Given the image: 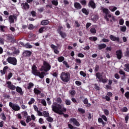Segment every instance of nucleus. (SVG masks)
I'll return each mask as SVG.
<instances>
[{
	"instance_id": "1",
	"label": "nucleus",
	"mask_w": 129,
	"mask_h": 129,
	"mask_svg": "<svg viewBox=\"0 0 129 129\" xmlns=\"http://www.w3.org/2000/svg\"><path fill=\"white\" fill-rule=\"evenodd\" d=\"M52 111L58 114H63V112H65L67 109L64 107L63 104H57L56 102H53L51 105Z\"/></svg>"
},
{
	"instance_id": "2",
	"label": "nucleus",
	"mask_w": 129,
	"mask_h": 129,
	"mask_svg": "<svg viewBox=\"0 0 129 129\" xmlns=\"http://www.w3.org/2000/svg\"><path fill=\"white\" fill-rule=\"evenodd\" d=\"M32 73L35 76H38L41 79H43L46 75H48V74L46 72H41V73L38 72L37 70V67L35 64L32 67Z\"/></svg>"
},
{
	"instance_id": "3",
	"label": "nucleus",
	"mask_w": 129,
	"mask_h": 129,
	"mask_svg": "<svg viewBox=\"0 0 129 129\" xmlns=\"http://www.w3.org/2000/svg\"><path fill=\"white\" fill-rule=\"evenodd\" d=\"M60 78L63 82H68L70 80V74L63 72L60 74Z\"/></svg>"
},
{
	"instance_id": "4",
	"label": "nucleus",
	"mask_w": 129,
	"mask_h": 129,
	"mask_svg": "<svg viewBox=\"0 0 129 129\" xmlns=\"http://www.w3.org/2000/svg\"><path fill=\"white\" fill-rule=\"evenodd\" d=\"M51 69V66L49 63L44 61L43 65L40 69V71H44V72H48V71H50Z\"/></svg>"
},
{
	"instance_id": "5",
	"label": "nucleus",
	"mask_w": 129,
	"mask_h": 129,
	"mask_svg": "<svg viewBox=\"0 0 129 129\" xmlns=\"http://www.w3.org/2000/svg\"><path fill=\"white\" fill-rule=\"evenodd\" d=\"M7 62L9 63V64H12V65H14V66H16L17 65V63L18 61L17 60V58L13 57H9L7 59Z\"/></svg>"
},
{
	"instance_id": "6",
	"label": "nucleus",
	"mask_w": 129,
	"mask_h": 129,
	"mask_svg": "<svg viewBox=\"0 0 129 129\" xmlns=\"http://www.w3.org/2000/svg\"><path fill=\"white\" fill-rule=\"evenodd\" d=\"M9 106H10V107H11L13 110H15V111H19V110L21 109V108L19 105L17 104H14L12 103V102L9 103Z\"/></svg>"
},
{
	"instance_id": "7",
	"label": "nucleus",
	"mask_w": 129,
	"mask_h": 129,
	"mask_svg": "<svg viewBox=\"0 0 129 129\" xmlns=\"http://www.w3.org/2000/svg\"><path fill=\"white\" fill-rule=\"evenodd\" d=\"M70 123H73L75 125H76V126H80V123H79V122L77 121V119L75 118H71L69 120Z\"/></svg>"
},
{
	"instance_id": "8",
	"label": "nucleus",
	"mask_w": 129,
	"mask_h": 129,
	"mask_svg": "<svg viewBox=\"0 0 129 129\" xmlns=\"http://www.w3.org/2000/svg\"><path fill=\"white\" fill-rule=\"evenodd\" d=\"M7 84L8 85V87L9 88V89H11V90H15L16 89V87L15 85L12 84V82L10 81L7 82Z\"/></svg>"
},
{
	"instance_id": "9",
	"label": "nucleus",
	"mask_w": 129,
	"mask_h": 129,
	"mask_svg": "<svg viewBox=\"0 0 129 129\" xmlns=\"http://www.w3.org/2000/svg\"><path fill=\"white\" fill-rule=\"evenodd\" d=\"M50 47L51 48V49H52V50H53L55 54H59V50H58V46H55L54 44H51L50 45Z\"/></svg>"
},
{
	"instance_id": "10",
	"label": "nucleus",
	"mask_w": 129,
	"mask_h": 129,
	"mask_svg": "<svg viewBox=\"0 0 129 129\" xmlns=\"http://www.w3.org/2000/svg\"><path fill=\"white\" fill-rule=\"evenodd\" d=\"M116 55L117 56V59L120 60V59H121V57H122L121 50H117L116 51Z\"/></svg>"
},
{
	"instance_id": "11",
	"label": "nucleus",
	"mask_w": 129,
	"mask_h": 129,
	"mask_svg": "<svg viewBox=\"0 0 129 129\" xmlns=\"http://www.w3.org/2000/svg\"><path fill=\"white\" fill-rule=\"evenodd\" d=\"M110 39L111 41H117V42L119 41V38L116 37L113 35H110Z\"/></svg>"
},
{
	"instance_id": "12",
	"label": "nucleus",
	"mask_w": 129,
	"mask_h": 129,
	"mask_svg": "<svg viewBox=\"0 0 129 129\" xmlns=\"http://www.w3.org/2000/svg\"><path fill=\"white\" fill-rule=\"evenodd\" d=\"M101 10L103 11V12L106 15H108L109 13V11L108 9L104 8V7H101Z\"/></svg>"
},
{
	"instance_id": "13",
	"label": "nucleus",
	"mask_w": 129,
	"mask_h": 129,
	"mask_svg": "<svg viewBox=\"0 0 129 129\" xmlns=\"http://www.w3.org/2000/svg\"><path fill=\"white\" fill-rule=\"evenodd\" d=\"M109 10L111 11V12H115V11H116V10H117V7H115V6H110L109 7Z\"/></svg>"
},
{
	"instance_id": "14",
	"label": "nucleus",
	"mask_w": 129,
	"mask_h": 129,
	"mask_svg": "<svg viewBox=\"0 0 129 129\" xmlns=\"http://www.w3.org/2000/svg\"><path fill=\"white\" fill-rule=\"evenodd\" d=\"M89 6L92 8V9H95V3L93 0H91L89 2Z\"/></svg>"
},
{
	"instance_id": "15",
	"label": "nucleus",
	"mask_w": 129,
	"mask_h": 129,
	"mask_svg": "<svg viewBox=\"0 0 129 129\" xmlns=\"http://www.w3.org/2000/svg\"><path fill=\"white\" fill-rule=\"evenodd\" d=\"M15 19H16V17L15 16H11L9 17V22L10 24L14 23Z\"/></svg>"
},
{
	"instance_id": "16",
	"label": "nucleus",
	"mask_w": 129,
	"mask_h": 129,
	"mask_svg": "<svg viewBox=\"0 0 129 129\" xmlns=\"http://www.w3.org/2000/svg\"><path fill=\"white\" fill-rule=\"evenodd\" d=\"M106 47V44L104 43L99 44L98 48L99 50H101L102 49H104V48Z\"/></svg>"
},
{
	"instance_id": "17",
	"label": "nucleus",
	"mask_w": 129,
	"mask_h": 129,
	"mask_svg": "<svg viewBox=\"0 0 129 129\" xmlns=\"http://www.w3.org/2000/svg\"><path fill=\"white\" fill-rule=\"evenodd\" d=\"M96 76L97 77V78H98V79L99 80V81L100 80H101L102 78V75L99 73H97L96 74Z\"/></svg>"
},
{
	"instance_id": "18",
	"label": "nucleus",
	"mask_w": 129,
	"mask_h": 129,
	"mask_svg": "<svg viewBox=\"0 0 129 129\" xmlns=\"http://www.w3.org/2000/svg\"><path fill=\"white\" fill-rule=\"evenodd\" d=\"M24 56H31V55H32V52L29 50H26L24 52Z\"/></svg>"
},
{
	"instance_id": "19",
	"label": "nucleus",
	"mask_w": 129,
	"mask_h": 129,
	"mask_svg": "<svg viewBox=\"0 0 129 129\" xmlns=\"http://www.w3.org/2000/svg\"><path fill=\"white\" fill-rule=\"evenodd\" d=\"M119 73L121 75H123V77L121 78V79H125V73H124V72L123 70H120L119 72Z\"/></svg>"
},
{
	"instance_id": "20",
	"label": "nucleus",
	"mask_w": 129,
	"mask_h": 129,
	"mask_svg": "<svg viewBox=\"0 0 129 129\" xmlns=\"http://www.w3.org/2000/svg\"><path fill=\"white\" fill-rule=\"evenodd\" d=\"M74 6L75 8H76V9H77L78 10H80V9H81V5L79 3H75Z\"/></svg>"
},
{
	"instance_id": "21",
	"label": "nucleus",
	"mask_w": 129,
	"mask_h": 129,
	"mask_svg": "<svg viewBox=\"0 0 129 129\" xmlns=\"http://www.w3.org/2000/svg\"><path fill=\"white\" fill-rule=\"evenodd\" d=\"M16 91L18 92V93H20V94H23L24 93H23V91L22 90V88L19 87H17L16 88Z\"/></svg>"
},
{
	"instance_id": "22",
	"label": "nucleus",
	"mask_w": 129,
	"mask_h": 129,
	"mask_svg": "<svg viewBox=\"0 0 129 129\" xmlns=\"http://www.w3.org/2000/svg\"><path fill=\"white\" fill-rule=\"evenodd\" d=\"M22 6H23L24 9H25V10H28V9H29V8L30 7L29 6V4H28V3H23Z\"/></svg>"
},
{
	"instance_id": "23",
	"label": "nucleus",
	"mask_w": 129,
	"mask_h": 129,
	"mask_svg": "<svg viewBox=\"0 0 129 129\" xmlns=\"http://www.w3.org/2000/svg\"><path fill=\"white\" fill-rule=\"evenodd\" d=\"M58 34H59L60 36H61V38H62L63 39H64V38H66V36H67L66 33H65L64 32H63L62 31L59 32V33Z\"/></svg>"
},
{
	"instance_id": "24",
	"label": "nucleus",
	"mask_w": 129,
	"mask_h": 129,
	"mask_svg": "<svg viewBox=\"0 0 129 129\" xmlns=\"http://www.w3.org/2000/svg\"><path fill=\"white\" fill-rule=\"evenodd\" d=\"M43 115L44 117H48L50 116L49 112L46 111H44L43 112Z\"/></svg>"
},
{
	"instance_id": "25",
	"label": "nucleus",
	"mask_w": 129,
	"mask_h": 129,
	"mask_svg": "<svg viewBox=\"0 0 129 129\" xmlns=\"http://www.w3.org/2000/svg\"><path fill=\"white\" fill-rule=\"evenodd\" d=\"M124 70L126 71V72H129V64L127 63L124 64Z\"/></svg>"
},
{
	"instance_id": "26",
	"label": "nucleus",
	"mask_w": 129,
	"mask_h": 129,
	"mask_svg": "<svg viewBox=\"0 0 129 129\" xmlns=\"http://www.w3.org/2000/svg\"><path fill=\"white\" fill-rule=\"evenodd\" d=\"M121 32H125L126 31V26H122L120 27Z\"/></svg>"
},
{
	"instance_id": "27",
	"label": "nucleus",
	"mask_w": 129,
	"mask_h": 129,
	"mask_svg": "<svg viewBox=\"0 0 129 129\" xmlns=\"http://www.w3.org/2000/svg\"><path fill=\"white\" fill-rule=\"evenodd\" d=\"M49 24V21L48 20H43L41 21V25L42 26H46Z\"/></svg>"
},
{
	"instance_id": "28",
	"label": "nucleus",
	"mask_w": 129,
	"mask_h": 129,
	"mask_svg": "<svg viewBox=\"0 0 129 129\" xmlns=\"http://www.w3.org/2000/svg\"><path fill=\"white\" fill-rule=\"evenodd\" d=\"M68 127L70 129H78V127H74L73 125H72V124H71L70 123H68Z\"/></svg>"
},
{
	"instance_id": "29",
	"label": "nucleus",
	"mask_w": 129,
	"mask_h": 129,
	"mask_svg": "<svg viewBox=\"0 0 129 129\" xmlns=\"http://www.w3.org/2000/svg\"><path fill=\"white\" fill-rule=\"evenodd\" d=\"M107 17L108 18H113V17H112L110 14L106 15V16L104 17V18L107 21V22L109 21V19H108Z\"/></svg>"
},
{
	"instance_id": "30",
	"label": "nucleus",
	"mask_w": 129,
	"mask_h": 129,
	"mask_svg": "<svg viewBox=\"0 0 129 129\" xmlns=\"http://www.w3.org/2000/svg\"><path fill=\"white\" fill-rule=\"evenodd\" d=\"M98 120L99 122H100L101 123H102L103 126H104V125H105V123L104 122V121H103V120H102V118H99Z\"/></svg>"
},
{
	"instance_id": "31",
	"label": "nucleus",
	"mask_w": 129,
	"mask_h": 129,
	"mask_svg": "<svg viewBox=\"0 0 129 129\" xmlns=\"http://www.w3.org/2000/svg\"><path fill=\"white\" fill-rule=\"evenodd\" d=\"M24 47L25 48H27V49H31V48L33 47V46L29 43H27V44H25Z\"/></svg>"
},
{
	"instance_id": "32",
	"label": "nucleus",
	"mask_w": 129,
	"mask_h": 129,
	"mask_svg": "<svg viewBox=\"0 0 129 129\" xmlns=\"http://www.w3.org/2000/svg\"><path fill=\"white\" fill-rule=\"evenodd\" d=\"M31 120H32V118H31V116H27L26 119V122H27V123H29V122H30Z\"/></svg>"
},
{
	"instance_id": "33",
	"label": "nucleus",
	"mask_w": 129,
	"mask_h": 129,
	"mask_svg": "<svg viewBox=\"0 0 129 129\" xmlns=\"http://www.w3.org/2000/svg\"><path fill=\"white\" fill-rule=\"evenodd\" d=\"M34 102H35V99L32 98L28 102V104H29V105H31V104H33Z\"/></svg>"
},
{
	"instance_id": "34",
	"label": "nucleus",
	"mask_w": 129,
	"mask_h": 129,
	"mask_svg": "<svg viewBox=\"0 0 129 129\" xmlns=\"http://www.w3.org/2000/svg\"><path fill=\"white\" fill-rule=\"evenodd\" d=\"M90 32L92 34H96V29H95L94 28H92L90 29Z\"/></svg>"
},
{
	"instance_id": "35",
	"label": "nucleus",
	"mask_w": 129,
	"mask_h": 129,
	"mask_svg": "<svg viewBox=\"0 0 129 129\" xmlns=\"http://www.w3.org/2000/svg\"><path fill=\"white\" fill-rule=\"evenodd\" d=\"M51 3L54 6H58V0H53Z\"/></svg>"
},
{
	"instance_id": "36",
	"label": "nucleus",
	"mask_w": 129,
	"mask_h": 129,
	"mask_svg": "<svg viewBox=\"0 0 129 129\" xmlns=\"http://www.w3.org/2000/svg\"><path fill=\"white\" fill-rule=\"evenodd\" d=\"M34 93H35V94H40V93H41V91H40V90H39L36 88H34Z\"/></svg>"
},
{
	"instance_id": "37",
	"label": "nucleus",
	"mask_w": 129,
	"mask_h": 129,
	"mask_svg": "<svg viewBox=\"0 0 129 129\" xmlns=\"http://www.w3.org/2000/svg\"><path fill=\"white\" fill-rule=\"evenodd\" d=\"M33 86H34V84H33L32 83H30L28 85L27 88H28V89H31V88H32V87H33Z\"/></svg>"
},
{
	"instance_id": "38",
	"label": "nucleus",
	"mask_w": 129,
	"mask_h": 129,
	"mask_svg": "<svg viewBox=\"0 0 129 129\" xmlns=\"http://www.w3.org/2000/svg\"><path fill=\"white\" fill-rule=\"evenodd\" d=\"M64 57L63 56H60L58 57V62H63V61H64Z\"/></svg>"
},
{
	"instance_id": "39",
	"label": "nucleus",
	"mask_w": 129,
	"mask_h": 129,
	"mask_svg": "<svg viewBox=\"0 0 129 129\" xmlns=\"http://www.w3.org/2000/svg\"><path fill=\"white\" fill-rule=\"evenodd\" d=\"M89 40H90V41H94V42H95V41H96L97 40V37H91L89 38Z\"/></svg>"
},
{
	"instance_id": "40",
	"label": "nucleus",
	"mask_w": 129,
	"mask_h": 129,
	"mask_svg": "<svg viewBox=\"0 0 129 129\" xmlns=\"http://www.w3.org/2000/svg\"><path fill=\"white\" fill-rule=\"evenodd\" d=\"M80 74L81 76H83V77H85L86 76V74L83 71L80 72Z\"/></svg>"
},
{
	"instance_id": "41",
	"label": "nucleus",
	"mask_w": 129,
	"mask_h": 129,
	"mask_svg": "<svg viewBox=\"0 0 129 129\" xmlns=\"http://www.w3.org/2000/svg\"><path fill=\"white\" fill-rule=\"evenodd\" d=\"M78 111L80 112V113H84V112H85V110L81 108H79Z\"/></svg>"
},
{
	"instance_id": "42",
	"label": "nucleus",
	"mask_w": 129,
	"mask_h": 129,
	"mask_svg": "<svg viewBox=\"0 0 129 129\" xmlns=\"http://www.w3.org/2000/svg\"><path fill=\"white\" fill-rule=\"evenodd\" d=\"M46 120H47V121H49V122H52V121H53V118L48 116Z\"/></svg>"
},
{
	"instance_id": "43",
	"label": "nucleus",
	"mask_w": 129,
	"mask_h": 129,
	"mask_svg": "<svg viewBox=\"0 0 129 129\" xmlns=\"http://www.w3.org/2000/svg\"><path fill=\"white\" fill-rule=\"evenodd\" d=\"M56 102H57V103H59L61 104L62 103V99H61L60 98H57L56 100Z\"/></svg>"
},
{
	"instance_id": "44",
	"label": "nucleus",
	"mask_w": 129,
	"mask_h": 129,
	"mask_svg": "<svg viewBox=\"0 0 129 129\" xmlns=\"http://www.w3.org/2000/svg\"><path fill=\"white\" fill-rule=\"evenodd\" d=\"M119 24L121 26H122V25H123V24H124V21L123 20V19H120V20L119 21Z\"/></svg>"
},
{
	"instance_id": "45",
	"label": "nucleus",
	"mask_w": 129,
	"mask_h": 129,
	"mask_svg": "<svg viewBox=\"0 0 129 129\" xmlns=\"http://www.w3.org/2000/svg\"><path fill=\"white\" fill-rule=\"evenodd\" d=\"M69 93H70V94L71 95H72V96H74V95H75V93H76V92H75V90H72L69 92Z\"/></svg>"
},
{
	"instance_id": "46",
	"label": "nucleus",
	"mask_w": 129,
	"mask_h": 129,
	"mask_svg": "<svg viewBox=\"0 0 129 129\" xmlns=\"http://www.w3.org/2000/svg\"><path fill=\"white\" fill-rule=\"evenodd\" d=\"M1 115L2 116V119L3 120H6L7 117H6V115H5V113H2Z\"/></svg>"
},
{
	"instance_id": "47",
	"label": "nucleus",
	"mask_w": 129,
	"mask_h": 129,
	"mask_svg": "<svg viewBox=\"0 0 129 129\" xmlns=\"http://www.w3.org/2000/svg\"><path fill=\"white\" fill-rule=\"evenodd\" d=\"M12 77H13V73H10L8 76V78H7L8 80H10V79L12 78Z\"/></svg>"
},
{
	"instance_id": "48",
	"label": "nucleus",
	"mask_w": 129,
	"mask_h": 129,
	"mask_svg": "<svg viewBox=\"0 0 129 129\" xmlns=\"http://www.w3.org/2000/svg\"><path fill=\"white\" fill-rule=\"evenodd\" d=\"M121 111L123 112H126L127 111V108L126 107H124L121 109Z\"/></svg>"
},
{
	"instance_id": "49",
	"label": "nucleus",
	"mask_w": 129,
	"mask_h": 129,
	"mask_svg": "<svg viewBox=\"0 0 129 129\" xmlns=\"http://www.w3.org/2000/svg\"><path fill=\"white\" fill-rule=\"evenodd\" d=\"M66 104H67V105H70V104H71V101L70 100H66Z\"/></svg>"
},
{
	"instance_id": "50",
	"label": "nucleus",
	"mask_w": 129,
	"mask_h": 129,
	"mask_svg": "<svg viewBox=\"0 0 129 129\" xmlns=\"http://www.w3.org/2000/svg\"><path fill=\"white\" fill-rule=\"evenodd\" d=\"M39 123H40V124H43V123H44V119H43V118H40L39 119V120H38Z\"/></svg>"
},
{
	"instance_id": "51",
	"label": "nucleus",
	"mask_w": 129,
	"mask_h": 129,
	"mask_svg": "<svg viewBox=\"0 0 129 129\" xmlns=\"http://www.w3.org/2000/svg\"><path fill=\"white\" fill-rule=\"evenodd\" d=\"M78 57H79L80 58H84V54L82 53H79L78 54Z\"/></svg>"
},
{
	"instance_id": "52",
	"label": "nucleus",
	"mask_w": 129,
	"mask_h": 129,
	"mask_svg": "<svg viewBox=\"0 0 129 129\" xmlns=\"http://www.w3.org/2000/svg\"><path fill=\"white\" fill-rule=\"evenodd\" d=\"M41 103H42V104H43V105H44V106H46L47 105L46 101L44 99L41 100Z\"/></svg>"
},
{
	"instance_id": "53",
	"label": "nucleus",
	"mask_w": 129,
	"mask_h": 129,
	"mask_svg": "<svg viewBox=\"0 0 129 129\" xmlns=\"http://www.w3.org/2000/svg\"><path fill=\"white\" fill-rule=\"evenodd\" d=\"M82 12L84 13V14H85V15H88V12H87V10H86V9H82Z\"/></svg>"
},
{
	"instance_id": "54",
	"label": "nucleus",
	"mask_w": 129,
	"mask_h": 129,
	"mask_svg": "<svg viewBox=\"0 0 129 129\" xmlns=\"http://www.w3.org/2000/svg\"><path fill=\"white\" fill-rule=\"evenodd\" d=\"M102 42H103V43H107L109 42V40L107 39L103 38V39H102Z\"/></svg>"
},
{
	"instance_id": "55",
	"label": "nucleus",
	"mask_w": 129,
	"mask_h": 129,
	"mask_svg": "<svg viewBox=\"0 0 129 129\" xmlns=\"http://www.w3.org/2000/svg\"><path fill=\"white\" fill-rule=\"evenodd\" d=\"M101 117L102 119H103V120L105 121H107V118L106 117V116H105V115H102L101 116Z\"/></svg>"
},
{
	"instance_id": "56",
	"label": "nucleus",
	"mask_w": 129,
	"mask_h": 129,
	"mask_svg": "<svg viewBox=\"0 0 129 129\" xmlns=\"http://www.w3.org/2000/svg\"><path fill=\"white\" fill-rule=\"evenodd\" d=\"M80 3L83 6H85V5H86V1L85 0L81 1Z\"/></svg>"
},
{
	"instance_id": "57",
	"label": "nucleus",
	"mask_w": 129,
	"mask_h": 129,
	"mask_svg": "<svg viewBox=\"0 0 129 129\" xmlns=\"http://www.w3.org/2000/svg\"><path fill=\"white\" fill-rule=\"evenodd\" d=\"M29 30H33L34 29V25L33 24H30L28 27Z\"/></svg>"
},
{
	"instance_id": "58",
	"label": "nucleus",
	"mask_w": 129,
	"mask_h": 129,
	"mask_svg": "<svg viewBox=\"0 0 129 129\" xmlns=\"http://www.w3.org/2000/svg\"><path fill=\"white\" fill-rule=\"evenodd\" d=\"M63 65H65V66L67 68H69V65L68 64V63L67 61H64L63 62Z\"/></svg>"
},
{
	"instance_id": "59",
	"label": "nucleus",
	"mask_w": 129,
	"mask_h": 129,
	"mask_svg": "<svg viewBox=\"0 0 129 129\" xmlns=\"http://www.w3.org/2000/svg\"><path fill=\"white\" fill-rule=\"evenodd\" d=\"M20 123L22 124V125H24V126H26V122L24 120H21L20 121Z\"/></svg>"
},
{
	"instance_id": "60",
	"label": "nucleus",
	"mask_w": 129,
	"mask_h": 129,
	"mask_svg": "<svg viewBox=\"0 0 129 129\" xmlns=\"http://www.w3.org/2000/svg\"><path fill=\"white\" fill-rule=\"evenodd\" d=\"M115 16H119L120 15V12H119L118 10H117L115 12Z\"/></svg>"
},
{
	"instance_id": "61",
	"label": "nucleus",
	"mask_w": 129,
	"mask_h": 129,
	"mask_svg": "<svg viewBox=\"0 0 129 129\" xmlns=\"http://www.w3.org/2000/svg\"><path fill=\"white\" fill-rule=\"evenodd\" d=\"M104 112L105 115H108V114H109V111H108L107 109L104 110Z\"/></svg>"
},
{
	"instance_id": "62",
	"label": "nucleus",
	"mask_w": 129,
	"mask_h": 129,
	"mask_svg": "<svg viewBox=\"0 0 129 129\" xmlns=\"http://www.w3.org/2000/svg\"><path fill=\"white\" fill-rule=\"evenodd\" d=\"M44 29H45V27L40 28L39 30V33H43V31H44Z\"/></svg>"
},
{
	"instance_id": "63",
	"label": "nucleus",
	"mask_w": 129,
	"mask_h": 129,
	"mask_svg": "<svg viewBox=\"0 0 129 129\" xmlns=\"http://www.w3.org/2000/svg\"><path fill=\"white\" fill-rule=\"evenodd\" d=\"M76 84L78 85V86H80V85H81V82L79 81H76Z\"/></svg>"
},
{
	"instance_id": "64",
	"label": "nucleus",
	"mask_w": 129,
	"mask_h": 129,
	"mask_svg": "<svg viewBox=\"0 0 129 129\" xmlns=\"http://www.w3.org/2000/svg\"><path fill=\"white\" fill-rule=\"evenodd\" d=\"M125 96L126 98H129V92H127L125 93Z\"/></svg>"
}]
</instances>
